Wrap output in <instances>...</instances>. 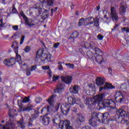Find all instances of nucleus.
I'll list each match as a JSON object with an SVG mask.
<instances>
[{
	"label": "nucleus",
	"mask_w": 129,
	"mask_h": 129,
	"mask_svg": "<svg viewBox=\"0 0 129 129\" xmlns=\"http://www.w3.org/2000/svg\"><path fill=\"white\" fill-rule=\"evenodd\" d=\"M91 95H92V94H91L90 90L88 89L85 91V94L83 97L86 104H90L91 105L92 104L93 105L94 104L99 103L103 98V94H100L94 97L91 96Z\"/></svg>",
	"instance_id": "obj_1"
},
{
	"label": "nucleus",
	"mask_w": 129,
	"mask_h": 129,
	"mask_svg": "<svg viewBox=\"0 0 129 129\" xmlns=\"http://www.w3.org/2000/svg\"><path fill=\"white\" fill-rule=\"evenodd\" d=\"M107 117L105 116V114H103L101 113L94 112L91 113V118L89 120V123L91 126L95 127L97 126L96 122L104 123L105 119H107Z\"/></svg>",
	"instance_id": "obj_2"
},
{
	"label": "nucleus",
	"mask_w": 129,
	"mask_h": 129,
	"mask_svg": "<svg viewBox=\"0 0 129 129\" xmlns=\"http://www.w3.org/2000/svg\"><path fill=\"white\" fill-rule=\"evenodd\" d=\"M18 47H16L14 48V52L16 54V58H12L11 59H5L4 61V63L6 66H8V67H10V66H13V65H15L16 64V61H17L19 64L20 66H21V68H23V66H24L25 68H26L27 66H26V63L21 60V55H19V53H18Z\"/></svg>",
	"instance_id": "obj_3"
},
{
	"label": "nucleus",
	"mask_w": 129,
	"mask_h": 129,
	"mask_svg": "<svg viewBox=\"0 0 129 129\" xmlns=\"http://www.w3.org/2000/svg\"><path fill=\"white\" fill-rule=\"evenodd\" d=\"M51 58H52L51 54H47L44 53V49H40L37 51L35 59L36 61H39V62H40V60H41L42 62H44V61L50 62L51 61Z\"/></svg>",
	"instance_id": "obj_4"
},
{
	"label": "nucleus",
	"mask_w": 129,
	"mask_h": 129,
	"mask_svg": "<svg viewBox=\"0 0 129 129\" xmlns=\"http://www.w3.org/2000/svg\"><path fill=\"white\" fill-rule=\"evenodd\" d=\"M117 115L119 116L118 117V122H122L124 121L125 123H128L129 122V113L126 112L122 109H119L116 111Z\"/></svg>",
	"instance_id": "obj_5"
},
{
	"label": "nucleus",
	"mask_w": 129,
	"mask_h": 129,
	"mask_svg": "<svg viewBox=\"0 0 129 129\" xmlns=\"http://www.w3.org/2000/svg\"><path fill=\"white\" fill-rule=\"evenodd\" d=\"M16 110H10L9 111V116L10 117H11V119H12V118L13 117H14V116H15V112H16ZM11 119L9 120V121L8 122V123L7 124H6V125L5 126L3 124H1L0 125V128L1 129H10V126H9V125H10V126L11 127V128H13V127H14V126H15V121H11Z\"/></svg>",
	"instance_id": "obj_6"
},
{
	"label": "nucleus",
	"mask_w": 129,
	"mask_h": 129,
	"mask_svg": "<svg viewBox=\"0 0 129 129\" xmlns=\"http://www.w3.org/2000/svg\"><path fill=\"white\" fill-rule=\"evenodd\" d=\"M115 100L116 102H122V101H126L128 100V96L122 94L121 91H117L115 93Z\"/></svg>",
	"instance_id": "obj_7"
},
{
	"label": "nucleus",
	"mask_w": 129,
	"mask_h": 129,
	"mask_svg": "<svg viewBox=\"0 0 129 129\" xmlns=\"http://www.w3.org/2000/svg\"><path fill=\"white\" fill-rule=\"evenodd\" d=\"M41 4L37 3L35 5L36 7L34 9H36L37 10H43V4H47V6H52L53 5L54 1L55 0H39Z\"/></svg>",
	"instance_id": "obj_8"
},
{
	"label": "nucleus",
	"mask_w": 129,
	"mask_h": 129,
	"mask_svg": "<svg viewBox=\"0 0 129 129\" xmlns=\"http://www.w3.org/2000/svg\"><path fill=\"white\" fill-rule=\"evenodd\" d=\"M60 106V104L57 103L55 105V106H48L47 108L44 107L41 110V112L43 113V111H48V112H55L58 111L59 109V107Z\"/></svg>",
	"instance_id": "obj_9"
},
{
	"label": "nucleus",
	"mask_w": 129,
	"mask_h": 129,
	"mask_svg": "<svg viewBox=\"0 0 129 129\" xmlns=\"http://www.w3.org/2000/svg\"><path fill=\"white\" fill-rule=\"evenodd\" d=\"M103 106L105 107H110L113 109L115 107V102L113 101L112 100L105 99L102 102Z\"/></svg>",
	"instance_id": "obj_10"
},
{
	"label": "nucleus",
	"mask_w": 129,
	"mask_h": 129,
	"mask_svg": "<svg viewBox=\"0 0 129 129\" xmlns=\"http://www.w3.org/2000/svg\"><path fill=\"white\" fill-rule=\"evenodd\" d=\"M68 101L70 104L73 105V104H75V103H76L77 104L80 103V99H76L74 96H70L68 98Z\"/></svg>",
	"instance_id": "obj_11"
},
{
	"label": "nucleus",
	"mask_w": 129,
	"mask_h": 129,
	"mask_svg": "<svg viewBox=\"0 0 129 129\" xmlns=\"http://www.w3.org/2000/svg\"><path fill=\"white\" fill-rule=\"evenodd\" d=\"M69 105L67 103H64L61 105L60 109L61 112L63 114L67 115L68 114V111H69Z\"/></svg>",
	"instance_id": "obj_12"
},
{
	"label": "nucleus",
	"mask_w": 129,
	"mask_h": 129,
	"mask_svg": "<svg viewBox=\"0 0 129 129\" xmlns=\"http://www.w3.org/2000/svg\"><path fill=\"white\" fill-rule=\"evenodd\" d=\"M59 128L63 129L64 126H66V129H72V127L70 126V121L68 120H66L63 121L62 124V122H60L59 124Z\"/></svg>",
	"instance_id": "obj_13"
},
{
	"label": "nucleus",
	"mask_w": 129,
	"mask_h": 129,
	"mask_svg": "<svg viewBox=\"0 0 129 129\" xmlns=\"http://www.w3.org/2000/svg\"><path fill=\"white\" fill-rule=\"evenodd\" d=\"M111 17L113 21H117L118 20V16L114 7L111 8Z\"/></svg>",
	"instance_id": "obj_14"
},
{
	"label": "nucleus",
	"mask_w": 129,
	"mask_h": 129,
	"mask_svg": "<svg viewBox=\"0 0 129 129\" xmlns=\"http://www.w3.org/2000/svg\"><path fill=\"white\" fill-rule=\"evenodd\" d=\"M94 61H95L98 64H101L103 62V57L98 53H95Z\"/></svg>",
	"instance_id": "obj_15"
},
{
	"label": "nucleus",
	"mask_w": 129,
	"mask_h": 129,
	"mask_svg": "<svg viewBox=\"0 0 129 129\" xmlns=\"http://www.w3.org/2000/svg\"><path fill=\"white\" fill-rule=\"evenodd\" d=\"M83 44H84V45H83V47L85 49H87L89 48V47H90L93 50H94L95 52H100V49H99L98 47L93 45H91L90 43H83Z\"/></svg>",
	"instance_id": "obj_16"
},
{
	"label": "nucleus",
	"mask_w": 129,
	"mask_h": 129,
	"mask_svg": "<svg viewBox=\"0 0 129 129\" xmlns=\"http://www.w3.org/2000/svg\"><path fill=\"white\" fill-rule=\"evenodd\" d=\"M70 91L71 93L77 94V93L80 91V87L77 85L72 86L70 88Z\"/></svg>",
	"instance_id": "obj_17"
},
{
	"label": "nucleus",
	"mask_w": 129,
	"mask_h": 129,
	"mask_svg": "<svg viewBox=\"0 0 129 129\" xmlns=\"http://www.w3.org/2000/svg\"><path fill=\"white\" fill-rule=\"evenodd\" d=\"M73 78L71 76L61 77V80L67 84H70L72 81Z\"/></svg>",
	"instance_id": "obj_18"
},
{
	"label": "nucleus",
	"mask_w": 129,
	"mask_h": 129,
	"mask_svg": "<svg viewBox=\"0 0 129 129\" xmlns=\"http://www.w3.org/2000/svg\"><path fill=\"white\" fill-rule=\"evenodd\" d=\"M115 88V86H112V85H110L108 83H106L103 87H101L99 88V91H102V90H107V89H114Z\"/></svg>",
	"instance_id": "obj_19"
},
{
	"label": "nucleus",
	"mask_w": 129,
	"mask_h": 129,
	"mask_svg": "<svg viewBox=\"0 0 129 129\" xmlns=\"http://www.w3.org/2000/svg\"><path fill=\"white\" fill-rule=\"evenodd\" d=\"M105 81V80H104V78L97 77L96 80V84H97V86H101V85L104 84Z\"/></svg>",
	"instance_id": "obj_20"
},
{
	"label": "nucleus",
	"mask_w": 129,
	"mask_h": 129,
	"mask_svg": "<svg viewBox=\"0 0 129 129\" xmlns=\"http://www.w3.org/2000/svg\"><path fill=\"white\" fill-rule=\"evenodd\" d=\"M50 123V118L47 116V114L44 115L42 120V123L44 124V125H48Z\"/></svg>",
	"instance_id": "obj_21"
},
{
	"label": "nucleus",
	"mask_w": 129,
	"mask_h": 129,
	"mask_svg": "<svg viewBox=\"0 0 129 129\" xmlns=\"http://www.w3.org/2000/svg\"><path fill=\"white\" fill-rule=\"evenodd\" d=\"M65 87V85H58L56 87V89L55 91V92H58V93H60L62 92L63 90H64V88Z\"/></svg>",
	"instance_id": "obj_22"
},
{
	"label": "nucleus",
	"mask_w": 129,
	"mask_h": 129,
	"mask_svg": "<svg viewBox=\"0 0 129 129\" xmlns=\"http://www.w3.org/2000/svg\"><path fill=\"white\" fill-rule=\"evenodd\" d=\"M55 100H56V95H52L47 100V101L50 105H52L55 102Z\"/></svg>",
	"instance_id": "obj_23"
},
{
	"label": "nucleus",
	"mask_w": 129,
	"mask_h": 129,
	"mask_svg": "<svg viewBox=\"0 0 129 129\" xmlns=\"http://www.w3.org/2000/svg\"><path fill=\"white\" fill-rule=\"evenodd\" d=\"M25 23L28 27H32V26H35V23L34 21H32L31 19L26 18L25 19Z\"/></svg>",
	"instance_id": "obj_24"
},
{
	"label": "nucleus",
	"mask_w": 129,
	"mask_h": 129,
	"mask_svg": "<svg viewBox=\"0 0 129 129\" xmlns=\"http://www.w3.org/2000/svg\"><path fill=\"white\" fill-rule=\"evenodd\" d=\"M85 120L84 116L81 113L79 114L77 121L78 122H83Z\"/></svg>",
	"instance_id": "obj_25"
},
{
	"label": "nucleus",
	"mask_w": 129,
	"mask_h": 129,
	"mask_svg": "<svg viewBox=\"0 0 129 129\" xmlns=\"http://www.w3.org/2000/svg\"><path fill=\"white\" fill-rule=\"evenodd\" d=\"M25 66H27L26 68H24L25 67L24 66H23V68H22L20 66V67L21 68V69H22V70H26V75L27 76H30V75H31V72H30V71H28L27 70V69L29 67L26 63H25Z\"/></svg>",
	"instance_id": "obj_26"
},
{
	"label": "nucleus",
	"mask_w": 129,
	"mask_h": 129,
	"mask_svg": "<svg viewBox=\"0 0 129 129\" xmlns=\"http://www.w3.org/2000/svg\"><path fill=\"white\" fill-rule=\"evenodd\" d=\"M86 21H88V22H89V25H92V24H93V23L95 21V19H94L93 17H89L88 19H87Z\"/></svg>",
	"instance_id": "obj_27"
},
{
	"label": "nucleus",
	"mask_w": 129,
	"mask_h": 129,
	"mask_svg": "<svg viewBox=\"0 0 129 129\" xmlns=\"http://www.w3.org/2000/svg\"><path fill=\"white\" fill-rule=\"evenodd\" d=\"M36 117H35V115H32V118H30V117H28L29 119V122H28V125L29 126H31L32 125V121H33V119H35Z\"/></svg>",
	"instance_id": "obj_28"
},
{
	"label": "nucleus",
	"mask_w": 129,
	"mask_h": 129,
	"mask_svg": "<svg viewBox=\"0 0 129 129\" xmlns=\"http://www.w3.org/2000/svg\"><path fill=\"white\" fill-rule=\"evenodd\" d=\"M120 14L122 15L124 13H125V7L124 6H121L120 8Z\"/></svg>",
	"instance_id": "obj_29"
},
{
	"label": "nucleus",
	"mask_w": 129,
	"mask_h": 129,
	"mask_svg": "<svg viewBox=\"0 0 129 129\" xmlns=\"http://www.w3.org/2000/svg\"><path fill=\"white\" fill-rule=\"evenodd\" d=\"M18 125H19L20 127L22 129H25V123L23 121H21L18 122Z\"/></svg>",
	"instance_id": "obj_30"
},
{
	"label": "nucleus",
	"mask_w": 129,
	"mask_h": 129,
	"mask_svg": "<svg viewBox=\"0 0 129 129\" xmlns=\"http://www.w3.org/2000/svg\"><path fill=\"white\" fill-rule=\"evenodd\" d=\"M33 110V106H29L22 110V111H30Z\"/></svg>",
	"instance_id": "obj_31"
},
{
	"label": "nucleus",
	"mask_w": 129,
	"mask_h": 129,
	"mask_svg": "<svg viewBox=\"0 0 129 129\" xmlns=\"http://www.w3.org/2000/svg\"><path fill=\"white\" fill-rule=\"evenodd\" d=\"M85 22V20H84V18H82L80 20V21L79 22V26H83L84 25H85L84 22Z\"/></svg>",
	"instance_id": "obj_32"
},
{
	"label": "nucleus",
	"mask_w": 129,
	"mask_h": 129,
	"mask_svg": "<svg viewBox=\"0 0 129 129\" xmlns=\"http://www.w3.org/2000/svg\"><path fill=\"white\" fill-rule=\"evenodd\" d=\"M87 55L90 58V59H92V57H93V53L92 52L90 51H88L87 52Z\"/></svg>",
	"instance_id": "obj_33"
},
{
	"label": "nucleus",
	"mask_w": 129,
	"mask_h": 129,
	"mask_svg": "<svg viewBox=\"0 0 129 129\" xmlns=\"http://www.w3.org/2000/svg\"><path fill=\"white\" fill-rule=\"evenodd\" d=\"M24 50L25 51V52H26V53H28V52H30V51H31V46H26Z\"/></svg>",
	"instance_id": "obj_34"
},
{
	"label": "nucleus",
	"mask_w": 129,
	"mask_h": 129,
	"mask_svg": "<svg viewBox=\"0 0 129 129\" xmlns=\"http://www.w3.org/2000/svg\"><path fill=\"white\" fill-rule=\"evenodd\" d=\"M66 66H67L68 68L70 69H72V68H74V65L73 64L71 63H66Z\"/></svg>",
	"instance_id": "obj_35"
},
{
	"label": "nucleus",
	"mask_w": 129,
	"mask_h": 129,
	"mask_svg": "<svg viewBox=\"0 0 129 129\" xmlns=\"http://www.w3.org/2000/svg\"><path fill=\"white\" fill-rule=\"evenodd\" d=\"M29 101L30 98H29V97H25L23 99L22 102H23L24 103H26V102H29Z\"/></svg>",
	"instance_id": "obj_36"
},
{
	"label": "nucleus",
	"mask_w": 129,
	"mask_h": 129,
	"mask_svg": "<svg viewBox=\"0 0 129 129\" xmlns=\"http://www.w3.org/2000/svg\"><path fill=\"white\" fill-rule=\"evenodd\" d=\"M5 27V24L3 22V20L1 19L0 20V30H2L3 28Z\"/></svg>",
	"instance_id": "obj_37"
},
{
	"label": "nucleus",
	"mask_w": 129,
	"mask_h": 129,
	"mask_svg": "<svg viewBox=\"0 0 129 129\" xmlns=\"http://www.w3.org/2000/svg\"><path fill=\"white\" fill-rule=\"evenodd\" d=\"M60 78L59 76H53L52 77V81H57V80H58V79H59V78Z\"/></svg>",
	"instance_id": "obj_38"
},
{
	"label": "nucleus",
	"mask_w": 129,
	"mask_h": 129,
	"mask_svg": "<svg viewBox=\"0 0 129 129\" xmlns=\"http://www.w3.org/2000/svg\"><path fill=\"white\" fill-rule=\"evenodd\" d=\"M72 36L73 37V38H77L78 37V32H74L73 33Z\"/></svg>",
	"instance_id": "obj_39"
},
{
	"label": "nucleus",
	"mask_w": 129,
	"mask_h": 129,
	"mask_svg": "<svg viewBox=\"0 0 129 129\" xmlns=\"http://www.w3.org/2000/svg\"><path fill=\"white\" fill-rule=\"evenodd\" d=\"M122 32H126V33H129V28L126 27L121 28Z\"/></svg>",
	"instance_id": "obj_40"
},
{
	"label": "nucleus",
	"mask_w": 129,
	"mask_h": 129,
	"mask_svg": "<svg viewBox=\"0 0 129 129\" xmlns=\"http://www.w3.org/2000/svg\"><path fill=\"white\" fill-rule=\"evenodd\" d=\"M94 26H95V27H99V24L98 20H96L94 21Z\"/></svg>",
	"instance_id": "obj_41"
},
{
	"label": "nucleus",
	"mask_w": 129,
	"mask_h": 129,
	"mask_svg": "<svg viewBox=\"0 0 129 129\" xmlns=\"http://www.w3.org/2000/svg\"><path fill=\"white\" fill-rule=\"evenodd\" d=\"M24 41H25V36H22L20 39V45L23 44V43H24Z\"/></svg>",
	"instance_id": "obj_42"
},
{
	"label": "nucleus",
	"mask_w": 129,
	"mask_h": 129,
	"mask_svg": "<svg viewBox=\"0 0 129 129\" xmlns=\"http://www.w3.org/2000/svg\"><path fill=\"white\" fill-rule=\"evenodd\" d=\"M37 69V66H33L30 67V71H34V70H36Z\"/></svg>",
	"instance_id": "obj_43"
},
{
	"label": "nucleus",
	"mask_w": 129,
	"mask_h": 129,
	"mask_svg": "<svg viewBox=\"0 0 129 129\" xmlns=\"http://www.w3.org/2000/svg\"><path fill=\"white\" fill-rule=\"evenodd\" d=\"M59 46H60V43L57 42L54 44L53 48H57Z\"/></svg>",
	"instance_id": "obj_44"
},
{
	"label": "nucleus",
	"mask_w": 129,
	"mask_h": 129,
	"mask_svg": "<svg viewBox=\"0 0 129 129\" xmlns=\"http://www.w3.org/2000/svg\"><path fill=\"white\" fill-rule=\"evenodd\" d=\"M42 69L43 70H49L50 69V67L49 66H43L42 67Z\"/></svg>",
	"instance_id": "obj_45"
},
{
	"label": "nucleus",
	"mask_w": 129,
	"mask_h": 129,
	"mask_svg": "<svg viewBox=\"0 0 129 129\" xmlns=\"http://www.w3.org/2000/svg\"><path fill=\"white\" fill-rule=\"evenodd\" d=\"M97 38L98 40H101L102 39H103V36H102L101 34H99L97 36Z\"/></svg>",
	"instance_id": "obj_46"
},
{
	"label": "nucleus",
	"mask_w": 129,
	"mask_h": 129,
	"mask_svg": "<svg viewBox=\"0 0 129 129\" xmlns=\"http://www.w3.org/2000/svg\"><path fill=\"white\" fill-rule=\"evenodd\" d=\"M12 29L14 30L15 31H18L19 30V26H13L12 27Z\"/></svg>",
	"instance_id": "obj_47"
},
{
	"label": "nucleus",
	"mask_w": 129,
	"mask_h": 129,
	"mask_svg": "<svg viewBox=\"0 0 129 129\" xmlns=\"http://www.w3.org/2000/svg\"><path fill=\"white\" fill-rule=\"evenodd\" d=\"M47 74H48V75H49V76L50 77H51V76H52V72H51V71H48V72H47Z\"/></svg>",
	"instance_id": "obj_48"
},
{
	"label": "nucleus",
	"mask_w": 129,
	"mask_h": 129,
	"mask_svg": "<svg viewBox=\"0 0 129 129\" xmlns=\"http://www.w3.org/2000/svg\"><path fill=\"white\" fill-rule=\"evenodd\" d=\"M13 12L15 14V13L17 12V10L16 9V8H15V6L13 7V9H12Z\"/></svg>",
	"instance_id": "obj_49"
},
{
	"label": "nucleus",
	"mask_w": 129,
	"mask_h": 129,
	"mask_svg": "<svg viewBox=\"0 0 129 129\" xmlns=\"http://www.w3.org/2000/svg\"><path fill=\"white\" fill-rule=\"evenodd\" d=\"M82 129H91V128L89 126H86L82 127Z\"/></svg>",
	"instance_id": "obj_50"
},
{
	"label": "nucleus",
	"mask_w": 129,
	"mask_h": 129,
	"mask_svg": "<svg viewBox=\"0 0 129 129\" xmlns=\"http://www.w3.org/2000/svg\"><path fill=\"white\" fill-rule=\"evenodd\" d=\"M118 27V25H116L113 29H112V31H114L117 27Z\"/></svg>",
	"instance_id": "obj_51"
},
{
	"label": "nucleus",
	"mask_w": 129,
	"mask_h": 129,
	"mask_svg": "<svg viewBox=\"0 0 129 129\" xmlns=\"http://www.w3.org/2000/svg\"><path fill=\"white\" fill-rule=\"evenodd\" d=\"M55 119H58L60 118V116H59V115H56L55 116Z\"/></svg>",
	"instance_id": "obj_52"
},
{
	"label": "nucleus",
	"mask_w": 129,
	"mask_h": 129,
	"mask_svg": "<svg viewBox=\"0 0 129 129\" xmlns=\"http://www.w3.org/2000/svg\"><path fill=\"white\" fill-rule=\"evenodd\" d=\"M91 87H94V85L91 84L89 85V88H91Z\"/></svg>",
	"instance_id": "obj_53"
},
{
	"label": "nucleus",
	"mask_w": 129,
	"mask_h": 129,
	"mask_svg": "<svg viewBox=\"0 0 129 129\" xmlns=\"http://www.w3.org/2000/svg\"><path fill=\"white\" fill-rule=\"evenodd\" d=\"M58 68H59V70H62L63 67H62V66H61V65H59L58 66Z\"/></svg>",
	"instance_id": "obj_54"
},
{
	"label": "nucleus",
	"mask_w": 129,
	"mask_h": 129,
	"mask_svg": "<svg viewBox=\"0 0 129 129\" xmlns=\"http://www.w3.org/2000/svg\"><path fill=\"white\" fill-rule=\"evenodd\" d=\"M99 9H100V6H98V7H97L96 11H99Z\"/></svg>",
	"instance_id": "obj_55"
},
{
	"label": "nucleus",
	"mask_w": 129,
	"mask_h": 129,
	"mask_svg": "<svg viewBox=\"0 0 129 129\" xmlns=\"http://www.w3.org/2000/svg\"><path fill=\"white\" fill-rule=\"evenodd\" d=\"M2 4H3V5H5L6 4V3L5 2H6V0H2Z\"/></svg>",
	"instance_id": "obj_56"
},
{
	"label": "nucleus",
	"mask_w": 129,
	"mask_h": 129,
	"mask_svg": "<svg viewBox=\"0 0 129 129\" xmlns=\"http://www.w3.org/2000/svg\"><path fill=\"white\" fill-rule=\"evenodd\" d=\"M107 18V17L106 16V15H104V19H106V20H108V19Z\"/></svg>",
	"instance_id": "obj_57"
},
{
	"label": "nucleus",
	"mask_w": 129,
	"mask_h": 129,
	"mask_svg": "<svg viewBox=\"0 0 129 129\" xmlns=\"http://www.w3.org/2000/svg\"><path fill=\"white\" fill-rule=\"evenodd\" d=\"M52 122H53V123H56V122H55V119H53V120H52Z\"/></svg>",
	"instance_id": "obj_58"
},
{
	"label": "nucleus",
	"mask_w": 129,
	"mask_h": 129,
	"mask_svg": "<svg viewBox=\"0 0 129 129\" xmlns=\"http://www.w3.org/2000/svg\"><path fill=\"white\" fill-rule=\"evenodd\" d=\"M99 129H106V128H105V127H100Z\"/></svg>",
	"instance_id": "obj_59"
},
{
	"label": "nucleus",
	"mask_w": 129,
	"mask_h": 129,
	"mask_svg": "<svg viewBox=\"0 0 129 129\" xmlns=\"http://www.w3.org/2000/svg\"><path fill=\"white\" fill-rule=\"evenodd\" d=\"M4 122H5V121H4V120L2 121V123H4Z\"/></svg>",
	"instance_id": "obj_60"
},
{
	"label": "nucleus",
	"mask_w": 129,
	"mask_h": 129,
	"mask_svg": "<svg viewBox=\"0 0 129 129\" xmlns=\"http://www.w3.org/2000/svg\"><path fill=\"white\" fill-rule=\"evenodd\" d=\"M51 13H52L53 12V9H51Z\"/></svg>",
	"instance_id": "obj_61"
},
{
	"label": "nucleus",
	"mask_w": 129,
	"mask_h": 129,
	"mask_svg": "<svg viewBox=\"0 0 129 129\" xmlns=\"http://www.w3.org/2000/svg\"><path fill=\"white\" fill-rule=\"evenodd\" d=\"M13 37H16V35H14L13 36Z\"/></svg>",
	"instance_id": "obj_62"
},
{
	"label": "nucleus",
	"mask_w": 129,
	"mask_h": 129,
	"mask_svg": "<svg viewBox=\"0 0 129 129\" xmlns=\"http://www.w3.org/2000/svg\"><path fill=\"white\" fill-rule=\"evenodd\" d=\"M39 102H36V103H39Z\"/></svg>",
	"instance_id": "obj_63"
},
{
	"label": "nucleus",
	"mask_w": 129,
	"mask_h": 129,
	"mask_svg": "<svg viewBox=\"0 0 129 129\" xmlns=\"http://www.w3.org/2000/svg\"><path fill=\"white\" fill-rule=\"evenodd\" d=\"M44 28H45V27H46V25H44Z\"/></svg>",
	"instance_id": "obj_64"
}]
</instances>
